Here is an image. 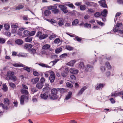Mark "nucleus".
<instances>
[{
  "label": "nucleus",
  "mask_w": 123,
  "mask_h": 123,
  "mask_svg": "<svg viewBox=\"0 0 123 123\" xmlns=\"http://www.w3.org/2000/svg\"><path fill=\"white\" fill-rule=\"evenodd\" d=\"M68 55L67 53H65L61 55L60 57L61 58H64L67 57Z\"/></svg>",
  "instance_id": "37"
},
{
  "label": "nucleus",
  "mask_w": 123,
  "mask_h": 123,
  "mask_svg": "<svg viewBox=\"0 0 123 123\" xmlns=\"http://www.w3.org/2000/svg\"><path fill=\"white\" fill-rule=\"evenodd\" d=\"M47 8L49 10H54L56 9L57 8V6L56 5L52 6H47Z\"/></svg>",
  "instance_id": "28"
},
{
  "label": "nucleus",
  "mask_w": 123,
  "mask_h": 123,
  "mask_svg": "<svg viewBox=\"0 0 123 123\" xmlns=\"http://www.w3.org/2000/svg\"><path fill=\"white\" fill-rule=\"evenodd\" d=\"M92 2L91 1H87L86 2V4L88 6H92Z\"/></svg>",
  "instance_id": "60"
},
{
  "label": "nucleus",
  "mask_w": 123,
  "mask_h": 123,
  "mask_svg": "<svg viewBox=\"0 0 123 123\" xmlns=\"http://www.w3.org/2000/svg\"><path fill=\"white\" fill-rule=\"evenodd\" d=\"M84 26L86 28H91V25L90 24H88L85 23L84 24Z\"/></svg>",
  "instance_id": "47"
},
{
  "label": "nucleus",
  "mask_w": 123,
  "mask_h": 123,
  "mask_svg": "<svg viewBox=\"0 0 123 123\" xmlns=\"http://www.w3.org/2000/svg\"><path fill=\"white\" fill-rule=\"evenodd\" d=\"M70 79L72 80V81H75L76 79V78L74 75H71L70 77Z\"/></svg>",
  "instance_id": "52"
},
{
  "label": "nucleus",
  "mask_w": 123,
  "mask_h": 123,
  "mask_svg": "<svg viewBox=\"0 0 123 123\" xmlns=\"http://www.w3.org/2000/svg\"><path fill=\"white\" fill-rule=\"evenodd\" d=\"M66 85L69 88H71L73 86L72 84L69 82L67 83L66 84Z\"/></svg>",
  "instance_id": "55"
},
{
  "label": "nucleus",
  "mask_w": 123,
  "mask_h": 123,
  "mask_svg": "<svg viewBox=\"0 0 123 123\" xmlns=\"http://www.w3.org/2000/svg\"><path fill=\"white\" fill-rule=\"evenodd\" d=\"M50 46L49 44H46L44 45L42 47V49H49L50 48Z\"/></svg>",
  "instance_id": "33"
},
{
  "label": "nucleus",
  "mask_w": 123,
  "mask_h": 123,
  "mask_svg": "<svg viewBox=\"0 0 123 123\" xmlns=\"http://www.w3.org/2000/svg\"><path fill=\"white\" fill-rule=\"evenodd\" d=\"M62 42L61 40L59 38H56L54 41V42L55 43L59 44L61 43Z\"/></svg>",
  "instance_id": "35"
},
{
  "label": "nucleus",
  "mask_w": 123,
  "mask_h": 123,
  "mask_svg": "<svg viewBox=\"0 0 123 123\" xmlns=\"http://www.w3.org/2000/svg\"><path fill=\"white\" fill-rule=\"evenodd\" d=\"M105 65L109 69H110L111 68V66L109 62H106L105 64Z\"/></svg>",
  "instance_id": "44"
},
{
  "label": "nucleus",
  "mask_w": 123,
  "mask_h": 123,
  "mask_svg": "<svg viewBox=\"0 0 123 123\" xmlns=\"http://www.w3.org/2000/svg\"><path fill=\"white\" fill-rule=\"evenodd\" d=\"M40 97L42 99L46 100L48 98V95L47 94L44 93V94H41L40 95Z\"/></svg>",
  "instance_id": "11"
},
{
  "label": "nucleus",
  "mask_w": 123,
  "mask_h": 123,
  "mask_svg": "<svg viewBox=\"0 0 123 123\" xmlns=\"http://www.w3.org/2000/svg\"><path fill=\"white\" fill-rule=\"evenodd\" d=\"M87 88V87L86 86H84L82 87L79 92L78 94V95H79L81 94Z\"/></svg>",
  "instance_id": "12"
},
{
  "label": "nucleus",
  "mask_w": 123,
  "mask_h": 123,
  "mask_svg": "<svg viewBox=\"0 0 123 123\" xmlns=\"http://www.w3.org/2000/svg\"><path fill=\"white\" fill-rule=\"evenodd\" d=\"M14 72L12 71H9L7 72L6 74V79L7 80H10L11 79L12 76L14 75Z\"/></svg>",
  "instance_id": "2"
},
{
  "label": "nucleus",
  "mask_w": 123,
  "mask_h": 123,
  "mask_svg": "<svg viewBox=\"0 0 123 123\" xmlns=\"http://www.w3.org/2000/svg\"><path fill=\"white\" fill-rule=\"evenodd\" d=\"M55 34H53L50 35L49 37V39L50 40H52L53 39L55 38Z\"/></svg>",
  "instance_id": "62"
},
{
  "label": "nucleus",
  "mask_w": 123,
  "mask_h": 123,
  "mask_svg": "<svg viewBox=\"0 0 123 123\" xmlns=\"http://www.w3.org/2000/svg\"><path fill=\"white\" fill-rule=\"evenodd\" d=\"M39 78H33L31 80V81L33 84H35L37 83L39 80Z\"/></svg>",
  "instance_id": "19"
},
{
  "label": "nucleus",
  "mask_w": 123,
  "mask_h": 123,
  "mask_svg": "<svg viewBox=\"0 0 123 123\" xmlns=\"http://www.w3.org/2000/svg\"><path fill=\"white\" fill-rule=\"evenodd\" d=\"M72 94V93L70 91L69 92L68 94L66 95L64 100H67L70 99L71 97Z\"/></svg>",
  "instance_id": "14"
},
{
  "label": "nucleus",
  "mask_w": 123,
  "mask_h": 123,
  "mask_svg": "<svg viewBox=\"0 0 123 123\" xmlns=\"http://www.w3.org/2000/svg\"><path fill=\"white\" fill-rule=\"evenodd\" d=\"M66 49L68 50L69 51H71L73 50V48L69 45H67L66 47Z\"/></svg>",
  "instance_id": "45"
},
{
  "label": "nucleus",
  "mask_w": 123,
  "mask_h": 123,
  "mask_svg": "<svg viewBox=\"0 0 123 123\" xmlns=\"http://www.w3.org/2000/svg\"><path fill=\"white\" fill-rule=\"evenodd\" d=\"M84 66L83 62H80L79 66V68L80 69H83L84 68Z\"/></svg>",
  "instance_id": "39"
},
{
  "label": "nucleus",
  "mask_w": 123,
  "mask_h": 123,
  "mask_svg": "<svg viewBox=\"0 0 123 123\" xmlns=\"http://www.w3.org/2000/svg\"><path fill=\"white\" fill-rule=\"evenodd\" d=\"M99 3L100 4V6L104 7H107V6L106 4L105 3V0H100V1H98Z\"/></svg>",
  "instance_id": "7"
},
{
  "label": "nucleus",
  "mask_w": 123,
  "mask_h": 123,
  "mask_svg": "<svg viewBox=\"0 0 123 123\" xmlns=\"http://www.w3.org/2000/svg\"><path fill=\"white\" fill-rule=\"evenodd\" d=\"M9 84L10 86L13 88H15L16 87V86L15 84L13 83H9Z\"/></svg>",
  "instance_id": "46"
},
{
  "label": "nucleus",
  "mask_w": 123,
  "mask_h": 123,
  "mask_svg": "<svg viewBox=\"0 0 123 123\" xmlns=\"http://www.w3.org/2000/svg\"><path fill=\"white\" fill-rule=\"evenodd\" d=\"M33 74L34 75L36 76H38L39 75V73L35 71L33 72Z\"/></svg>",
  "instance_id": "63"
},
{
  "label": "nucleus",
  "mask_w": 123,
  "mask_h": 123,
  "mask_svg": "<svg viewBox=\"0 0 123 123\" xmlns=\"http://www.w3.org/2000/svg\"><path fill=\"white\" fill-rule=\"evenodd\" d=\"M12 65L13 67L17 68L25 66L24 65L21 63H14L12 64Z\"/></svg>",
  "instance_id": "13"
},
{
  "label": "nucleus",
  "mask_w": 123,
  "mask_h": 123,
  "mask_svg": "<svg viewBox=\"0 0 123 123\" xmlns=\"http://www.w3.org/2000/svg\"><path fill=\"white\" fill-rule=\"evenodd\" d=\"M23 33L24 35L25 36H27L29 35L30 34V32L29 31L27 30L25 31Z\"/></svg>",
  "instance_id": "54"
},
{
  "label": "nucleus",
  "mask_w": 123,
  "mask_h": 123,
  "mask_svg": "<svg viewBox=\"0 0 123 123\" xmlns=\"http://www.w3.org/2000/svg\"><path fill=\"white\" fill-rule=\"evenodd\" d=\"M70 73L71 74H76L79 73L78 70L74 68H71L69 70Z\"/></svg>",
  "instance_id": "4"
},
{
  "label": "nucleus",
  "mask_w": 123,
  "mask_h": 123,
  "mask_svg": "<svg viewBox=\"0 0 123 123\" xmlns=\"http://www.w3.org/2000/svg\"><path fill=\"white\" fill-rule=\"evenodd\" d=\"M17 55L19 57H25L27 56V54L26 53H20Z\"/></svg>",
  "instance_id": "17"
},
{
  "label": "nucleus",
  "mask_w": 123,
  "mask_h": 123,
  "mask_svg": "<svg viewBox=\"0 0 123 123\" xmlns=\"http://www.w3.org/2000/svg\"><path fill=\"white\" fill-rule=\"evenodd\" d=\"M50 88L49 87L47 86L43 88V91L44 93H48L50 91Z\"/></svg>",
  "instance_id": "18"
},
{
  "label": "nucleus",
  "mask_w": 123,
  "mask_h": 123,
  "mask_svg": "<svg viewBox=\"0 0 123 123\" xmlns=\"http://www.w3.org/2000/svg\"><path fill=\"white\" fill-rule=\"evenodd\" d=\"M52 11L55 14H56L58 13L59 12V11L58 9H56L52 10Z\"/></svg>",
  "instance_id": "53"
},
{
  "label": "nucleus",
  "mask_w": 123,
  "mask_h": 123,
  "mask_svg": "<svg viewBox=\"0 0 123 123\" xmlns=\"http://www.w3.org/2000/svg\"><path fill=\"white\" fill-rule=\"evenodd\" d=\"M107 12V11L106 9H104L103 11L101 12L102 15L104 17L106 16Z\"/></svg>",
  "instance_id": "29"
},
{
  "label": "nucleus",
  "mask_w": 123,
  "mask_h": 123,
  "mask_svg": "<svg viewBox=\"0 0 123 123\" xmlns=\"http://www.w3.org/2000/svg\"><path fill=\"white\" fill-rule=\"evenodd\" d=\"M76 62V61L75 60H72L67 63L66 65L70 67H73Z\"/></svg>",
  "instance_id": "6"
},
{
  "label": "nucleus",
  "mask_w": 123,
  "mask_h": 123,
  "mask_svg": "<svg viewBox=\"0 0 123 123\" xmlns=\"http://www.w3.org/2000/svg\"><path fill=\"white\" fill-rule=\"evenodd\" d=\"M109 100L110 101L111 103L112 104H114L115 102V101L114 99L112 98H110Z\"/></svg>",
  "instance_id": "64"
},
{
  "label": "nucleus",
  "mask_w": 123,
  "mask_h": 123,
  "mask_svg": "<svg viewBox=\"0 0 123 123\" xmlns=\"http://www.w3.org/2000/svg\"><path fill=\"white\" fill-rule=\"evenodd\" d=\"M92 67L89 65H87L86 67L85 70L86 71H90L91 70Z\"/></svg>",
  "instance_id": "24"
},
{
  "label": "nucleus",
  "mask_w": 123,
  "mask_h": 123,
  "mask_svg": "<svg viewBox=\"0 0 123 123\" xmlns=\"http://www.w3.org/2000/svg\"><path fill=\"white\" fill-rule=\"evenodd\" d=\"M78 20L77 19H75L72 22V25L73 26L76 25L78 23Z\"/></svg>",
  "instance_id": "34"
},
{
  "label": "nucleus",
  "mask_w": 123,
  "mask_h": 123,
  "mask_svg": "<svg viewBox=\"0 0 123 123\" xmlns=\"http://www.w3.org/2000/svg\"><path fill=\"white\" fill-rule=\"evenodd\" d=\"M0 107H2L3 109L4 110H6L7 109V107L6 106H5L2 104H0Z\"/></svg>",
  "instance_id": "50"
},
{
  "label": "nucleus",
  "mask_w": 123,
  "mask_h": 123,
  "mask_svg": "<svg viewBox=\"0 0 123 123\" xmlns=\"http://www.w3.org/2000/svg\"><path fill=\"white\" fill-rule=\"evenodd\" d=\"M62 50V48L61 47H59L55 50V52L56 53L58 54Z\"/></svg>",
  "instance_id": "32"
},
{
  "label": "nucleus",
  "mask_w": 123,
  "mask_h": 123,
  "mask_svg": "<svg viewBox=\"0 0 123 123\" xmlns=\"http://www.w3.org/2000/svg\"><path fill=\"white\" fill-rule=\"evenodd\" d=\"M52 71L49 70L46 72L45 74V76L46 77H48L49 76V74H50L51 73V72H52Z\"/></svg>",
  "instance_id": "40"
},
{
  "label": "nucleus",
  "mask_w": 123,
  "mask_h": 123,
  "mask_svg": "<svg viewBox=\"0 0 123 123\" xmlns=\"http://www.w3.org/2000/svg\"><path fill=\"white\" fill-rule=\"evenodd\" d=\"M11 26L12 28L13 29H17L18 27V26L16 25V24L12 25L11 24Z\"/></svg>",
  "instance_id": "57"
},
{
  "label": "nucleus",
  "mask_w": 123,
  "mask_h": 123,
  "mask_svg": "<svg viewBox=\"0 0 123 123\" xmlns=\"http://www.w3.org/2000/svg\"><path fill=\"white\" fill-rule=\"evenodd\" d=\"M104 86V85L103 84H97L96 88L97 90L99 89H102Z\"/></svg>",
  "instance_id": "15"
},
{
  "label": "nucleus",
  "mask_w": 123,
  "mask_h": 123,
  "mask_svg": "<svg viewBox=\"0 0 123 123\" xmlns=\"http://www.w3.org/2000/svg\"><path fill=\"white\" fill-rule=\"evenodd\" d=\"M15 42L16 43L19 45H21L23 43V41L20 39H18L16 40Z\"/></svg>",
  "instance_id": "20"
},
{
  "label": "nucleus",
  "mask_w": 123,
  "mask_h": 123,
  "mask_svg": "<svg viewBox=\"0 0 123 123\" xmlns=\"http://www.w3.org/2000/svg\"><path fill=\"white\" fill-rule=\"evenodd\" d=\"M33 46L31 44L28 43H26L24 45V49L29 50Z\"/></svg>",
  "instance_id": "9"
},
{
  "label": "nucleus",
  "mask_w": 123,
  "mask_h": 123,
  "mask_svg": "<svg viewBox=\"0 0 123 123\" xmlns=\"http://www.w3.org/2000/svg\"><path fill=\"white\" fill-rule=\"evenodd\" d=\"M59 59H57L55 61H54L51 62H50V63H52V66H53L55 65V64L57 62L59 61Z\"/></svg>",
  "instance_id": "56"
},
{
  "label": "nucleus",
  "mask_w": 123,
  "mask_h": 123,
  "mask_svg": "<svg viewBox=\"0 0 123 123\" xmlns=\"http://www.w3.org/2000/svg\"><path fill=\"white\" fill-rule=\"evenodd\" d=\"M119 92H117L116 91H115L114 92H112L111 94V97H117L119 96Z\"/></svg>",
  "instance_id": "25"
},
{
  "label": "nucleus",
  "mask_w": 123,
  "mask_h": 123,
  "mask_svg": "<svg viewBox=\"0 0 123 123\" xmlns=\"http://www.w3.org/2000/svg\"><path fill=\"white\" fill-rule=\"evenodd\" d=\"M94 12L93 9L91 8H89L86 11V12L89 13H93Z\"/></svg>",
  "instance_id": "42"
},
{
  "label": "nucleus",
  "mask_w": 123,
  "mask_h": 123,
  "mask_svg": "<svg viewBox=\"0 0 123 123\" xmlns=\"http://www.w3.org/2000/svg\"><path fill=\"white\" fill-rule=\"evenodd\" d=\"M59 7L61 9L64 13H65L68 12V11L67 9V7L65 6L62 5H60L59 6Z\"/></svg>",
  "instance_id": "5"
},
{
  "label": "nucleus",
  "mask_w": 123,
  "mask_h": 123,
  "mask_svg": "<svg viewBox=\"0 0 123 123\" xmlns=\"http://www.w3.org/2000/svg\"><path fill=\"white\" fill-rule=\"evenodd\" d=\"M24 70H26L28 72H30V69L29 67L26 66L25 67L23 68Z\"/></svg>",
  "instance_id": "58"
},
{
  "label": "nucleus",
  "mask_w": 123,
  "mask_h": 123,
  "mask_svg": "<svg viewBox=\"0 0 123 123\" xmlns=\"http://www.w3.org/2000/svg\"><path fill=\"white\" fill-rule=\"evenodd\" d=\"M64 70L63 71L61 72V74L62 76L63 77H66L68 75V67H66L65 66H62L59 70Z\"/></svg>",
  "instance_id": "1"
},
{
  "label": "nucleus",
  "mask_w": 123,
  "mask_h": 123,
  "mask_svg": "<svg viewBox=\"0 0 123 123\" xmlns=\"http://www.w3.org/2000/svg\"><path fill=\"white\" fill-rule=\"evenodd\" d=\"M64 20L63 19H60L59 21L58 24L59 26H62L64 25Z\"/></svg>",
  "instance_id": "23"
},
{
  "label": "nucleus",
  "mask_w": 123,
  "mask_h": 123,
  "mask_svg": "<svg viewBox=\"0 0 123 123\" xmlns=\"http://www.w3.org/2000/svg\"><path fill=\"white\" fill-rule=\"evenodd\" d=\"M100 13L98 12H96L94 14V16L96 17H99L100 16Z\"/></svg>",
  "instance_id": "61"
},
{
  "label": "nucleus",
  "mask_w": 123,
  "mask_h": 123,
  "mask_svg": "<svg viewBox=\"0 0 123 123\" xmlns=\"http://www.w3.org/2000/svg\"><path fill=\"white\" fill-rule=\"evenodd\" d=\"M51 12L48 10H46L44 12V14L46 16H48L51 14Z\"/></svg>",
  "instance_id": "31"
},
{
  "label": "nucleus",
  "mask_w": 123,
  "mask_h": 123,
  "mask_svg": "<svg viewBox=\"0 0 123 123\" xmlns=\"http://www.w3.org/2000/svg\"><path fill=\"white\" fill-rule=\"evenodd\" d=\"M2 89L4 92H6L8 88L5 84L3 85Z\"/></svg>",
  "instance_id": "43"
},
{
  "label": "nucleus",
  "mask_w": 123,
  "mask_h": 123,
  "mask_svg": "<svg viewBox=\"0 0 123 123\" xmlns=\"http://www.w3.org/2000/svg\"><path fill=\"white\" fill-rule=\"evenodd\" d=\"M26 99L27 100L28 99V98L25 95H23L21 96V97L20 99V103L22 105H23L24 103V100H25V99Z\"/></svg>",
  "instance_id": "8"
},
{
  "label": "nucleus",
  "mask_w": 123,
  "mask_h": 123,
  "mask_svg": "<svg viewBox=\"0 0 123 123\" xmlns=\"http://www.w3.org/2000/svg\"><path fill=\"white\" fill-rule=\"evenodd\" d=\"M48 36V35L47 34H43L40 36L39 38L40 39L42 40L46 38Z\"/></svg>",
  "instance_id": "26"
},
{
  "label": "nucleus",
  "mask_w": 123,
  "mask_h": 123,
  "mask_svg": "<svg viewBox=\"0 0 123 123\" xmlns=\"http://www.w3.org/2000/svg\"><path fill=\"white\" fill-rule=\"evenodd\" d=\"M43 86V84H42L40 82L38 83L36 85L37 88L39 89H41Z\"/></svg>",
  "instance_id": "21"
},
{
  "label": "nucleus",
  "mask_w": 123,
  "mask_h": 123,
  "mask_svg": "<svg viewBox=\"0 0 123 123\" xmlns=\"http://www.w3.org/2000/svg\"><path fill=\"white\" fill-rule=\"evenodd\" d=\"M10 80H13V81H15L17 80V77L13 75Z\"/></svg>",
  "instance_id": "49"
},
{
  "label": "nucleus",
  "mask_w": 123,
  "mask_h": 123,
  "mask_svg": "<svg viewBox=\"0 0 123 123\" xmlns=\"http://www.w3.org/2000/svg\"><path fill=\"white\" fill-rule=\"evenodd\" d=\"M6 40L5 39L0 37V43L3 44L5 42Z\"/></svg>",
  "instance_id": "51"
},
{
  "label": "nucleus",
  "mask_w": 123,
  "mask_h": 123,
  "mask_svg": "<svg viewBox=\"0 0 123 123\" xmlns=\"http://www.w3.org/2000/svg\"><path fill=\"white\" fill-rule=\"evenodd\" d=\"M20 92L22 94H25L28 96L29 95L28 91L24 89H21Z\"/></svg>",
  "instance_id": "16"
},
{
  "label": "nucleus",
  "mask_w": 123,
  "mask_h": 123,
  "mask_svg": "<svg viewBox=\"0 0 123 123\" xmlns=\"http://www.w3.org/2000/svg\"><path fill=\"white\" fill-rule=\"evenodd\" d=\"M49 97L50 99L51 100H55L56 99L58 98V96L56 94H52L49 95Z\"/></svg>",
  "instance_id": "10"
},
{
  "label": "nucleus",
  "mask_w": 123,
  "mask_h": 123,
  "mask_svg": "<svg viewBox=\"0 0 123 123\" xmlns=\"http://www.w3.org/2000/svg\"><path fill=\"white\" fill-rule=\"evenodd\" d=\"M58 90L57 89L54 88L52 89L51 91V94H57V91Z\"/></svg>",
  "instance_id": "30"
},
{
  "label": "nucleus",
  "mask_w": 123,
  "mask_h": 123,
  "mask_svg": "<svg viewBox=\"0 0 123 123\" xmlns=\"http://www.w3.org/2000/svg\"><path fill=\"white\" fill-rule=\"evenodd\" d=\"M4 27L6 30H7L10 28V26L8 24H5L4 25Z\"/></svg>",
  "instance_id": "38"
},
{
  "label": "nucleus",
  "mask_w": 123,
  "mask_h": 123,
  "mask_svg": "<svg viewBox=\"0 0 123 123\" xmlns=\"http://www.w3.org/2000/svg\"><path fill=\"white\" fill-rule=\"evenodd\" d=\"M24 6L21 4L19 5L16 6V10H19L20 9L22 8Z\"/></svg>",
  "instance_id": "41"
},
{
  "label": "nucleus",
  "mask_w": 123,
  "mask_h": 123,
  "mask_svg": "<svg viewBox=\"0 0 123 123\" xmlns=\"http://www.w3.org/2000/svg\"><path fill=\"white\" fill-rule=\"evenodd\" d=\"M80 9L81 10L84 11L86 9V6L84 5H82L80 6Z\"/></svg>",
  "instance_id": "48"
},
{
  "label": "nucleus",
  "mask_w": 123,
  "mask_h": 123,
  "mask_svg": "<svg viewBox=\"0 0 123 123\" xmlns=\"http://www.w3.org/2000/svg\"><path fill=\"white\" fill-rule=\"evenodd\" d=\"M32 37L30 36H29L25 38V40L26 42H29L32 41Z\"/></svg>",
  "instance_id": "22"
},
{
  "label": "nucleus",
  "mask_w": 123,
  "mask_h": 123,
  "mask_svg": "<svg viewBox=\"0 0 123 123\" xmlns=\"http://www.w3.org/2000/svg\"><path fill=\"white\" fill-rule=\"evenodd\" d=\"M39 65L43 67H46V68H50L51 67L49 66L47 64H45L43 63H39Z\"/></svg>",
  "instance_id": "27"
},
{
  "label": "nucleus",
  "mask_w": 123,
  "mask_h": 123,
  "mask_svg": "<svg viewBox=\"0 0 123 123\" xmlns=\"http://www.w3.org/2000/svg\"><path fill=\"white\" fill-rule=\"evenodd\" d=\"M4 102L5 104L6 105H8L9 104V100L7 98H5L4 99Z\"/></svg>",
  "instance_id": "36"
},
{
  "label": "nucleus",
  "mask_w": 123,
  "mask_h": 123,
  "mask_svg": "<svg viewBox=\"0 0 123 123\" xmlns=\"http://www.w3.org/2000/svg\"><path fill=\"white\" fill-rule=\"evenodd\" d=\"M118 32L119 36L121 37H123V30L122 31H119Z\"/></svg>",
  "instance_id": "59"
},
{
  "label": "nucleus",
  "mask_w": 123,
  "mask_h": 123,
  "mask_svg": "<svg viewBox=\"0 0 123 123\" xmlns=\"http://www.w3.org/2000/svg\"><path fill=\"white\" fill-rule=\"evenodd\" d=\"M51 73L50 76L49 77V80L50 81L51 83L53 82L55 80V74L54 72L52 71V72H51Z\"/></svg>",
  "instance_id": "3"
}]
</instances>
